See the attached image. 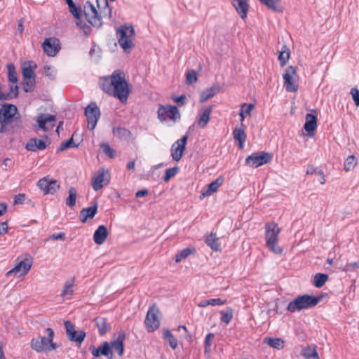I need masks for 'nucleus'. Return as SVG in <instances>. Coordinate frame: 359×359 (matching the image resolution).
Instances as JSON below:
<instances>
[{"mask_svg":"<svg viewBox=\"0 0 359 359\" xmlns=\"http://www.w3.org/2000/svg\"><path fill=\"white\" fill-rule=\"evenodd\" d=\"M99 86L104 92L118 99L122 103L127 102L130 93L126 74L121 69L115 70L108 76L100 78Z\"/></svg>","mask_w":359,"mask_h":359,"instance_id":"nucleus-1","label":"nucleus"},{"mask_svg":"<svg viewBox=\"0 0 359 359\" xmlns=\"http://www.w3.org/2000/svg\"><path fill=\"white\" fill-rule=\"evenodd\" d=\"M97 6L99 11L92 4L87 2L85 6V15L90 25L100 27L102 25V18H111V8L107 0H97Z\"/></svg>","mask_w":359,"mask_h":359,"instance_id":"nucleus-2","label":"nucleus"},{"mask_svg":"<svg viewBox=\"0 0 359 359\" xmlns=\"http://www.w3.org/2000/svg\"><path fill=\"white\" fill-rule=\"evenodd\" d=\"M18 108L12 104H4L0 107V133H6L13 124L20 120Z\"/></svg>","mask_w":359,"mask_h":359,"instance_id":"nucleus-3","label":"nucleus"},{"mask_svg":"<svg viewBox=\"0 0 359 359\" xmlns=\"http://www.w3.org/2000/svg\"><path fill=\"white\" fill-rule=\"evenodd\" d=\"M322 299V297H314L309 294H304L297 297L291 301L287 310L290 312L300 311L316 306Z\"/></svg>","mask_w":359,"mask_h":359,"instance_id":"nucleus-4","label":"nucleus"},{"mask_svg":"<svg viewBox=\"0 0 359 359\" xmlns=\"http://www.w3.org/2000/svg\"><path fill=\"white\" fill-rule=\"evenodd\" d=\"M280 229L275 222H268L265 224V239L266 247L274 254L280 255L283 248L278 245V237Z\"/></svg>","mask_w":359,"mask_h":359,"instance_id":"nucleus-5","label":"nucleus"},{"mask_svg":"<svg viewBox=\"0 0 359 359\" xmlns=\"http://www.w3.org/2000/svg\"><path fill=\"white\" fill-rule=\"evenodd\" d=\"M48 337H41L39 338L32 339L30 346L32 349L36 352H46L55 350L57 345L53 342L54 332L51 328H47Z\"/></svg>","mask_w":359,"mask_h":359,"instance_id":"nucleus-6","label":"nucleus"},{"mask_svg":"<svg viewBox=\"0 0 359 359\" xmlns=\"http://www.w3.org/2000/svg\"><path fill=\"white\" fill-rule=\"evenodd\" d=\"M135 30L132 25L121 26L116 31V36L121 47L126 51L134 46L133 37Z\"/></svg>","mask_w":359,"mask_h":359,"instance_id":"nucleus-7","label":"nucleus"},{"mask_svg":"<svg viewBox=\"0 0 359 359\" xmlns=\"http://www.w3.org/2000/svg\"><path fill=\"white\" fill-rule=\"evenodd\" d=\"M16 264L14 268L8 271L6 274L7 277L14 275L17 277L25 276L30 270L32 265V258L29 255L25 257H18L16 260Z\"/></svg>","mask_w":359,"mask_h":359,"instance_id":"nucleus-8","label":"nucleus"},{"mask_svg":"<svg viewBox=\"0 0 359 359\" xmlns=\"http://www.w3.org/2000/svg\"><path fill=\"white\" fill-rule=\"evenodd\" d=\"M284 80V86L287 91L295 93L298 90L297 79L296 67L293 66L287 67L283 75Z\"/></svg>","mask_w":359,"mask_h":359,"instance_id":"nucleus-9","label":"nucleus"},{"mask_svg":"<svg viewBox=\"0 0 359 359\" xmlns=\"http://www.w3.org/2000/svg\"><path fill=\"white\" fill-rule=\"evenodd\" d=\"M69 11L74 16L76 25L83 30L85 35L89 34L91 27L81 20L82 9L80 6H76L73 0H69Z\"/></svg>","mask_w":359,"mask_h":359,"instance_id":"nucleus-10","label":"nucleus"},{"mask_svg":"<svg viewBox=\"0 0 359 359\" xmlns=\"http://www.w3.org/2000/svg\"><path fill=\"white\" fill-rule=\"evenodd\" d=\"M272 160V154L266 151H259L252 154L245 159L248 165L257 168L264 164L270 163Z\"/></svg>","mask_w":359,"mask_h":359,"instance_id":"nucleus-11","label":"nucleus"},{"mask_svg":"<svg viewBox=\"0 0 359 359\" xmlns=\"http://www.w3.org/2000/svg\"><path fill=\"white\" fill-rule=\"evenodd\" d=\"M158 118L164 122L168 118L173 122L180 119L181 116L176 106L161 104L158 109Z\"/></svg>","mask_w":359,"mask_h":359,"instance_id":"nucleus-12","label":"nucleus"},{"mask_svg":"<svg viewBox=\"0 0 359 359\" xmlns=\"http://www.w3.org/2000/svg\"><path fill=\"white\" fill-rule=\"evenodd\" d=\"M85 115L88 121V128L90 130L95 129L100 116V111L97 104L91 102L85 109Z\"/></svg>","mask_w":359,"mask_h":359,"instance_id":"nucleus-13","label":"nucleus"},{"mask_svg":"<svg viewBox=\"0 0 359 359\" xmlns=\"http://www.w3.org/2000/svg\"><path fill=\"white\" fill-rule=\"evenodd\" d=\"M158 309L154 305L147 311L144 323L148 332H152L160 326V320L158 317Z\"/></svg>","mask_w":359,"mask_h":359,"instance_id":"nucleus-14","label":"nucleus"},{"mask_svg":"<svg viewBox=\"0 0 359 359\" xmlns=\"http://www.w3.org/2000/svg\"><path fill=\"white\" fill-rule=\"evenodd\" d=\"M187 140L188 135H185L172 145L171 156L174 161H179L182 158L186 149Z\"/></svg>","mask_w":359,"mask_h":359,"instance_id":"nucleus-15","label":"nucleus"},{"mask_svg":"<svg viewBox=\"0 0 359 359\" xmlns=\"http://www.w3.org/2000/svg\"><path fill=\"white\" fill-rule=\"evenodd\" d=\"M42 48L47 55L54 57L60 49V40L55 37L47 38L43 42Z\"/></svg>","mask_w":359,"mask_h":359,"instance_id":"nucleus-16","label":"nucleus"},{"mask_svg":"<svg viewBox=\"0 0 359 359\" xmlns=\"http://www.w3.org/2000/svg\"><path fill=\"white\" fill-rule=\"evenodd\" d=\"M90 350L94 357H100L104 355L109 359H113L114 354L110 347V344L107 341H104L102 346L96 348L94 346L90 347Z\"/></svg>","mask_w":359,"mask_h":359,"instance_id":"nucleus-17","label":"nucleus"},{"mask_svg":"<svg viewBox=\"0 0 359 359\" xmlns=\"http://www.w3.org/2000/svg\"><path fill=\"white\" fill-rule=\"evenodd\" d=\"M125 338V332L123 331H121L118 333L114 334L113 340L109 344L120 356L123 355L124 352L123 341Z\"/></svg>","mask_w":359,"mask_h":359,"instance_id":"nucleus-18","label":"nucleus"},{"mask_svg":"<svg viewBox=\"0 0 359 359\" xmlns=\"http://www.w3.org/2000/svg\"><path fill=\"white\" fill-rule=\"evenodd\" d=\"M232 5L236 9L240 17L245 20L247 18L249 11V4L248 0H231Z\"/></svg>","mask_w":359,"mask_h":359,"instance_id":"nucleus-19","label":"nucleus"},{"mask_svg":"<svg viewBox=\"0 0 359 359\" xmlns=\"http://www.w3.org/2000/svg\"><path fill=\"white\" fill-rule=\"evenodd\" d=\"M55 116L49 114H42L38 116L37 122L40 128L43 130H48L49 128L54 126Z\"/></svg>","mask_w":359,"mask_h":359,"instance_id":"nucleus-20","label":"nucleus"},{"mask_svg":"<svg viewBox=\"0 0 359 359\" xmlns=\"http://www.w3.org/2000/svg\"><path fill=\"white\" fill-rule=\"evenodd\" d=\"M85 337L86 332L83 330L76 331L74 325L69 321V339L80 345Z\"/></svg>","mask_w":359,"mask_h":359,"instance_id":"nucleus-21","label":"nucleus"},{"mask_svg":"<svg viewBox=\"0 0 359 359\" xmlns=\"http://www.w3.org/2000/svg\"><path fill=\"white\" fill-rule=\"evenodd\" d=\"M38 187L43 190L45 194H54L59 186L56 181H48L46 178L41 179L38 183Z\"/></svg>","mask_w":359,"mask_h":359,"instance_id":"nucleus-22","label":"nucleus"},{"mask_svg":"<svg viewBox=\"0 0 359 359\" xmlns=\"http://www.w3.org/2000/svg\"><path fill=\"white\" fill-rule=\"evenodd\" d=\"M315 114H307L306 115V122L304 126V130L308 132L311 135V133H313L317 128V114L316 111L313 110Z\"/></svg>","mask_w":359,"mask_h":359,"instance_id":"nucleus-23","label":"nucleus"},{"mask_svg":"<svg viewBox=\"0 0 359 359\" xmlns=\"http://www.w3.org/2000/svg\"><path fill=\"white\" fill-rule=\"evenodd\" d=\"M94 322L98 328L99 334L100 336L104 335L107 332L111 330V325L108 322L107 318L98 316L94 319Z\"/></svg>","mask_w":359,"mask_h":359,"instance_id":"nucleus-24","label":"nucleus"},{"mask_svg":"<svg viewBox=\"0 0 359 359\" xmlns=\"http://www.w3.org/2000/svg\"><path fill=\"white\" fill-rule=\"evenodd\" d=\"M222 88L218 84H214L210 88L202 91L200 94V102L203 103L220 93Z\"/></svg>","mask_w":359,"mask_h":359,"instance_id":"nucleus-25","label":"nucleus"},{"mask_svg":"<svg viewBox=\"0 0 359 359\" xmlns=\"http://www.w3.org/2000/svg\"><path fill=\"white\" fill-rule=\"evenodd\" d=\"M108 234V230L104 225L99 226L93 235L94 242L97 245H102L106 241Z\"/></svg>","mask_w":359,"mask_h":359,"instance_id":"nucleus-26","label":"nucleus"},{"mask_svg":"<svg viewBox=\"0 0 359 359\" xmlns=\"http://www.w3.org/2000/svg\"><path fill=\"white\" fill-rule=\"evenodd\" d=\"M97 210V203H94V205L86 208H83L80 212V219L81 222L85 223L88 219H93Z\"/></svg>","mask_w":359,"mask_h":359,"instance_id":"nucleus-27","label":"nucleus"},{"mask_svg":"<svg viewBox=\"0 0 359 359\" xmlns=\"http://www.w3.org/2000/svg\"><path fill=\"white\" fill-rule=\"evenodd\" d=\"M224 178L219 177L215 181L212 182L208 185V188L205 192H203L200 196V198L203 199L205 196H211L212 194L216 192L219 187L222 184Z\"/></svg>","mask_w":359,"mask_h":359,"instance_id":"nucleus-28","label":"nucleus"},{"mask_svg":"<svg viewBox=\"0 0 359 359\" xmlns=\"http://www.w3.org/2000/svg\"><path fill=\"white\" fill-rule=\"evenodd\" d=\"M233 137L235 141L238 142L239 149H243L244 142L247 138V135L243 129V127H236L233 130Z\"/></svg>","mask_w":359,"mask_h":359,"instance_id":"nucleus-29","label":"nucleus"},{"mask_svg":"<svg viewBox=\"0 0 359 359\" xmlns=\"http://www.w3.org/2000/svg\"><path fill=\"white\" fill-rule=\"evenodd\" d=\"M262 4L274 12L283 13L284 8L280 0H259Z\"/></svg>","mask_w":359,"mask_h":359,"instance_id":"nucleus-30","label":"nucleus"},{"mask_svg":"<svg viewBox=\"0 0 359 359\" xmlns=\"http://www.w3.org/2000/svg\"><path fill=\"white\" fill-rule=\"evenodd\" d=\"M108 172L107 170L102 169V172L99 173L93 179V187L95 191H98L104 187V184H107L108 180H104V174Z\"/></svg>","mask_w":359,"mask_h":359,"instance_id":"nucleus-31","label":"nucleus"},{"mask_svg":"<svg viewBox=\"0 0 359 359\" xmlns=\"http://www.w3.org/2000/svg\"><path fill=\"white\" fill-rule=\"evenodd\" d=\"M18 95V85L11 86L10 90L8 92L2 91L1 88L0 87V100H10L17 97Z\"/></svg>","mask_w":359,"mask_h":359,"instance_id":"nucleus-32","label":"nucleus"},{"mask_svg":"<svg viewBox=\"0 0 359 359\" xmlns=\"http://www.w3.org/2000/svg\"><path fill=\"white\" fill-rule=\"evenodd\" d=\"M264 343L278 350L283 349L285 346V341L280 338L266 337L264 339Z\"/></svg>","mask_w":359,"mask_h":359,"instance_id":"nucleus-33","label":"nucleus"},{"mask_svg":"<svg viewBox=\"0 0 359 359\" xmlns=\"http://www.w3.org/2000/svg\"><path fill=\"white\" fill-rule=\"evenodd\" d=\"M212 112V107H209L207 108L203 113L200 116V118L198 121V127L203 128H205L210 119V114Z\"/></svg>","mask_w":359,"mask_h":359,"instance_id":"nucleus-34","label":"nucleus"},{"mask_svg":"<svg viewBox=\"0 0 359 359\" xmlns=\"http://www.w3.org/2000/svg\"><path fill=\"white\" fill-rule=\"evenodd\" d=\"M32 62L27 61L22 64V74L23 79L35 77L34 73L33 72Z\"/></svg>","mask_w":359,"mask_h":359,"instance_id":"nucleus-35","label":"nucleus"},{"mask_svg":"<svg viewBox=\"0 0 359 359\" xmlns=\"http://www.w3.org/2000/svg\"><path fill=\"white\" fill-rule=\"evenodd\" d=\"M307 175H316L319 177L318 181L321 184H324L325 183V175L322 170H319L318 168L314 167L313 165H309L306 170Z\"/></svg>","mask_w":359,"mask_h":359,"instance_id":"nucleus-36","label":"nucleus"},{"mask_svg":"<svg viewBox=\"0 0 359 359\" xmlns=\"http://www.w3.org/2000/svg\"><path fill=\"white\" fill-rule=\"evenodd\" d=\"M205 243L213 250H219V243L218 242V238H217L216 234L210 233V235L207 236L205 238Z\"/></svg>","mask_w":359,"mask_h":359,"instance_id":"nucleus-37","label":"nucleus"},{"mask_svg":"<svg viewBox=\"0 0 359 359\" xmlns=\"http://www.w3.org/2000/svg\"><path fill=\"white\" fill-rule=\"evenodd\" d=\"M290 55V51L289 48L287 46L284 45L278 55V60L280 61V66L282 67H284L286 65L287 62L289 60Z\"/></svg>","mask_w":359,"mask_h":359,"instance_id":"nucleus-38","label":"nucleus"},{"mask_svg":"<svg viewBox=\"0 0 359 359\" xmlns=\"http://www.w3.org/2000/svg\"><path fill=\"white\" fill-rule=\"evenodd\" d=\"M163 337L165 339H166L170 346L172 349H175L177 346V341L175 337L172 334L171 332L168 329L163 330Z\"/></svg>","mask_w":359,"mask_h":359,"instance_id":"nucleus-39","label":"nucleus"},{"mask_svg":"<svg viewBox=\"0 0 359 359\" xmlns=\"http://www.w3.org/2000/svg\"><path fill=\"white\" fill-rule=\"evenodd\" d=\"M83 141L82 135L78 131H75L69 139V148L77 147Z\"/></svg>","mask_w":359,"mask_h":359,"instance_id":"nucleus-40","label":"nucleus"},{"mask_svg":"<svg viewBox=\"0 0 359 359\" xmlns=\"http://www.w3.org/2000/svg\"><path fill=\"white\" fill-rule=\"evenodd\" d=\"M8 80L12 83L11 86L17 85L18 77L15 67L13 64L7 65Z\"/></svg>","mask_w":359,"mask_h":359,"instance_id":"nucleus-41","label":"nucleus"},{"mask_svg":"<svg viewBox=\"0 0 359 359\" xmlns=\"http://www.w3.org/2000/svg\"><path fill=\"white\" fill-rule=\"evenodd\" d=\"M114 135L121 140H128L131 135V132L124 128H117L114 130Z\"/></svg>","mask_w":359,"mask_h":359,"instance_id":"nucleus-42","label":"nucleus"},{"mask_svg":"<svg viewBox=\"0 0 359 359\" xmlns=\"http://www.w3.org/2000/svg\"><path fill=\"white\" fill-rule=\"evenodd\" d=\"M328 280V276L325 273H316L314 276V285L320 288L323 287L325 282Z\"/></svg>","mask_w":359,"mask_h":359,"instance_id":"nucleus-43","label":"nucleus"},{"mask_svg":"<svg viewBox=\"0 0 359 359\" xmlns=\"http://www.w3.org/2000/svg\"><path fill=\"white\" fill-rule=\"evenodd\" d=\"M23 89L25 92H32L35 87V77L23 79Z\"/></svg>","mask_w":359,"mask_h":359,"instance_id":"nucleus-44","label":"nucleus"},{"mask_svg":"<svg viewBox=\"0 0 359 359\" xmlns=\"http://www.w3.org/2000/svg\"><path fill=\"white\" fill-rule=\"evenodd\" d=\"M194 249H191L189 248L183 249L176 255L175 262L177 263L180 262L182 259H186L191 254L194 253Z\"/></svg>","mask_w":359,"mask_h":359,"instance_id":"nucleus-45","label":"nucleus"},{"mask_svg":"<svg viewBox=\"0 0 359 359\" xmlns=\"http://www.w3.org/2000/svg\"><path fill=\"white\" fill-rule=\"evenodd\" d=\"M100 148L102 151L110 158H114L116 156V151L112 149L109 144L106 142H102L100 144Z\"/></svg>","mask_w":359,"mask_h":359,"instance_id":"nucleus-46","label":"nucleus"},{"mask_svg":"<svg viewBox=\"0 0 359 359\" xmlns=\"http://www.w3.org/2000/svg\"><path fill=\"white\" fill-rule=\"evenodd\" d=\"M356 164H357V161H356L355 157L353 155H351V156H348V158H346V160L345 161L344 170L346 172L352 170L355 168Z\"/></svg>","mask_w":359,"mask_h":359,"instance_id":"nucleus-47","label":"nucleus"},{"mask_svg":"<svg viewBox=\"0 0 359 359\" xmlns=\"http://www.w3.org/2000/svg\"><path fill=\"white\" fill-rule=\"evenodd\" d=\"M197 81L198 76L196 71L194 69L187 71L186 74V84L191 85L197 82Z\"/></svg>","mask_w":359,"mask_h":359,"instance_id":"nucleus-48","label":"nucleus"},{"mask_svg":"<svg viewBox=\"0 0 359 359\" xmlns=\"http://www.w3.org/2000/svg\"><path fill=\"white\" fill-rule=\"evenodd\" d=\"M178 171V167L175 166L165 170V175L163 177L164 182H168L171 177H174Z\"/></svg>","mask_w":359,"mask_h":359,"instance_id":"nucleus-49","label":"nucleus"},{"mask_svg":"<svg viewBox=\"0 0 359 359\" xmlns=\"http://www.w3.org/2000/svg\"><path fill=\"white\" fill-rule=\"evenodd\" d=\"M221 314V320L226 324L229 323L233 318L232 310L231 309H229L227 311H222Z\"/></svg>","mask_w":359,"mask_h":359,"instance_id":"nucleus-50","label":"nucleus"},{"mask_svg":"<svg viewBox=\"0 0 359 359\" xmlns=\"http://www.w3.org/2000/svg\"><path fill=\"white\" fill-rule=\"evenodd\" d=\"M36 142L37 139H30L26 144V149L29 151H36V150H38Z\"/></svg>","mask_w":359,"mask_h":359,"instance_id":"nucleus-51","label":"nucleus"},{"mask_svg":"<svg viewBox=\"0 0 359 359\" xmlns=\"http://www.w3.org/2000/svg\"><path fill=\"white\" fill-rule=\"evenodd\" d=\"M76 193L74 188L69 189V206H74L76 203Z\"/></svg>","mask_w":359,"mask_h":359,"instance_id":"nucleus-52","label":"nucleus"},{"mask_svg":"<svg viewBox=\"0 0 359 359\" xmlns=\"http://www.w3.org/2000/svg\"><path fill=\"white\" fill-rule=\"evenodd\" d=\"M316 346H308L302 350L301 355L306 358V359H310L312 350L316 349Z\"/></svg>","mask_w":359,"mask_h":359,"instance_id":"nucleus-53","label":"nucleus"},{"mask_svg":"<svg viewBox=\"0 0 359 359\" xmlns=\"http://www.w3.org/2000/svg\"><path fill=\"white\" fill-rule=\"evenodd\" d=\"M215 335L212 333H209L206 335L205 339V352L207 353L211 346V341L214 339Z\"/></svg>","mask_w":359,"mask_h":359,"instance_id":"nucleus-54","label":"nucleus"},{"mask_svg":"<svg viewBox=\"0 0 359 359\" xmlns=\"http://www.w3.org/2000/svg\"><path fill=\"white\" fill-rule=\"evenodd\" d=\"M241 108L244 109V113L245 114H248L250 116L251 111L255 109V104H247V103H243L241 105Z\"/></svg>","mask_w":359,"mask_h":359,"instance_id":"nucleus-55","label":"nucleus"},{"mask_svg":"<svg viewBox=\"0 0 359 359\" xmlns=\"http://www.w3.org/2000/svg\"><path fill=\"white\" fill-rule=\"evenodd\" d=\"M351 94L355 104L359 106V90L356 88H352L351 90Z\"/></svg>","mask_w":359,"mask_h":359,"instance_id":"nucleus-56","label":"nucleus"},{"mask_svg":"<svg viewBox=\"0 0 359 359\" xmlns=\"http://www.w3.org/2000/svg\"><path fill=\"white\" fill-rule=\"evenodd\" d=\"M66 238V235L65 233L63 232H60L59 233H53L52 234L48 239H50V240H62L64 241L65 239Z\"/></svg>","mask_w":359,"mask_h":359,"instance_id":"nucleus-57","label":"nucleus"},{"mask_svg":"<svg viewBox=\"0 0 359 359\" xmlns=\"http://www.w3.org/2000/svg\"><path fill=\"white\" fill-rule=\"evenodd\" d=\"M173 100L180 105H184L187 100V97L185 95H182L179 97H173Z\"/></svg>","mask_w":359,"mask_h":359,"instance_id":"nucleus-58","label":"nucleus"},{"mask_svg":"<svg viewBox=\"0 0 359 359\" xmlns=\"http://www.w3.org/2000/svg\"><path fill=\"white\" fill-rule=\"evenodd\" d=\"M25 198V195L24 194H19L15 196L14 203L19 204L22 203Z\"/></svg>","mask_w":359,"mask_h":359,"instance_id":"nucleus-59","label":"nucleus"},{"mask_svg":"<svg viewBox=\"0 0 359 359\" xmlns=\"http://www.w3.org/2000/svg\"><path fill=\"white\" fill-rule=\"evenodd\" d=\"M8 232V224L6 222L0 223V235H4Z\"/></svg>","mask_w":359,"mask_h":359,"instance_id":"nucleus-60","label":"nucleus"},{"mask_svg":"<svg viewBox=\"0 0 359 359\" xmlns=\"http://www.w3.org/2000/svg\"><path fill=\"white\" fill-rule=\"evenodd\" d=\"M209 302H210V305H211V306L222 305L226 302V301H222L219 298L209 299Z\"/></svg>","mask_w":359,"mask_h":359,"instance_id":"nucleus-61","label":"nucleus"},{"mask_svg":"<svg viewBox=\"0 0 359 359\" xmlns=\"http://www.w3.org/2000/svg\"><path fill=\"white\" fill-rule=\"evenodd\" d=\"M148 195V191L147 189H142L136 192L135 196L137 198L146 196Z\"/></svg>","mask_w":359,"mask_h":359,"instance_id":"nucleus-62","label":"nucleus"},{"mask_svg":"<svg viewBox=\"0 0 359 359\" xmlns=\"http://www.w3.org/2000/svg\"><path fill=\"white\" fill-rule=\"evenodd\" d=\"M38 149H44L46 147V143L42 140H37Z\"/></svg>","mask_w":359,"mask_h":359,"instance_id":"nucleus-63","label":"nucleus"},{"mask_svg":"<svg viewBox=\"0 0 359 359\" xmlns=\"http://www.w3.org/2000/svg\"><path fill=\"white\" fill-rule=\"evenodd\" d=\"M239 116L241 118V127H244V124H243V121L245 120V113H244V109H240V111H239Z\"/></svg>","mask_w":359,"mask_h":359,"instance_id":"nucleus-64","label":"nucleus"}]
</instances>
